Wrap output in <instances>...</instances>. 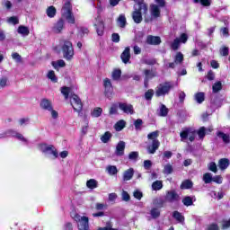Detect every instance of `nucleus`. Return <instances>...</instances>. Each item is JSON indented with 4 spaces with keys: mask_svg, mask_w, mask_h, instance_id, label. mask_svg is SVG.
<instances>
[{
    "mask_svg": "<svg viewBox=\"0 0 230 230\" xmlns=\"http://www.w3.org/2000/svg\"><path fill=\"white\" fill-rule=\"evenodd\" d=\"M207 230H218V225H217V224L209 225L207 227Z\"/></svg>",
    "mask_w": 230,
    "mask_h": 230,
    "instance_id": "obj_64",
    "label": "nucleus"
},
{
    "mask_svg": "<svg viewBox=\"0 0 230 230\" xmlns=\"http://www.w3.org/2000/svg\"><path fill=\"white\" fill-rule=\"evenodd\" d=\"M117 23L119 28H125V25L127 24V18L125 17V14H120L119 16Z\"/></svg>",
    "mask_w": 230,
    "mask_h": 230,
    "instance_id": "obj_30",
    "label": "nucleus"
},
{
    "mask_svg": "<svg viewBox=\"0 0 230 230\" xmlns=\"http://www.w3.org/2000/svg\"><path fill=\"white\" fill-rule=\"evenodd\" d=\"M213 93H218V91L222 90V83L220 81L216 82L212 86Z\"/></svg>",
    "mask_w": 230,
    "mask_h": 230,
    "instance_id": "obj_49",
    "label": "nucleus"
},
{
    "mask_svg": "<svg viewBox=\"0 0 230 230\" xmlns=\"http://www.w3.org/2000/svg\"><path fill=\"white\" fill-rule=\"evenodd\" d=\"M50 112V116L52 119H58V111L51 108V110L49 111Z\"/></svg>",
    "mask_w": 230,
    "mask_h": 230,
    "instance_id": "obj_54",
    "label": "nucleus"
},
{
    "mask_svg": "<svg viewBox=\"0 0 230 230\" xmlns=\"http://www.w3.org/2000/svg\"><path fill=\"white\" fill-rule=\"evenodd\" d=\"M154 96V90L149 89L147 92L145 93V98L146 100H152Z\"/></svg>",
    "mask_w": 230,
    "mask_h": 230,
    "instance_id": "obj_55",
    "label": "nucleus"
},
{
    "mask_svg": "<svg viewBox=\"0 0 230 230\" xmlns=\"http://www.w3.org/2000/svg\"><path fill=\"white\" fill-rule=\"evenodd\" d=\"M102 112H103V110L100 107L94 108L92 111L93 118H100L102 116Z\"/></svg>",
    "mask_w": 230,
    "mask_h": 230,
    "instance_id": "obj_40",
    "label": "nucleus"
},
{
    "mask_svg": "<svg viewBox=\"0 0 230 230\" xmlns=\"http://www.w3.org/2000/svg\"><path fill=\"white\" fill-rule=\"evenodd\" d=\"M159 116H162V117L168 116V108H166V106L163 104L161 105Z\"/></svg>",
    "mask_w": 230,
    "mask_h": 230,
    "instance_id": "obj_51",
    "label": "nucleus"
},
{
    "mask_svg": "<svg viewBox=\"0 0 230 230\" xmlns=\"http://www.w3.org/2000/svg\"><path fill=\"white\" fill-rule=\"evenodd\" d=\"M217 137H219L220 139H222L225 143H229L230 142V137L227 134H225L223 132H218L217 133Z\"/></svg>",
    "mask_w": 230,
    "mask_h": 230,
    "instance_id": "obj_42",
    "label": "nucleus"
},
{
    "mask_svg": "<svg viewBox=\"0 0 230 230\" xmlns=\"http://www.w3.org/2000/svg\"><path fill=\"white\" fill-rule=\"evenodd\" d=\"M47 77L49 80H51L54 84H57L58 82V78H57V75H55V71L49 70L48 72Z\"/></svg>",
    "mask_w": 230,
    "mask_h": 230,
    "instance_id": "obj_32",
    "label": "nucleus"
},
{
    "mask_svg": "<svg viewBox=\"0 0 230 230\" xmlns=\"http://www.w3.org/2000/svg\"><path fill=\"white\" fill-rule=\"evenodd\" d=\"M10 86V80L8 76L3 75L0 77V89H4Z\"/></svg>",
    "mask_w": 230,
    "mask_h": 230,
    "instance_id": "obj_25",
    "label": "nucleus"
},
{
    "mask_svg": "<svg viewBox=\"0 0 230 230\" xmlns=\"http://www.w3.org/2000/svg\"><path fill=\"white\" fill-rule=\"evenodd\" d=\"M4 136H12L13 137H16L19 141H22V143H24V145H28V138L24 137L22 134L17 133L14 130L9 129L4 133L0 134V138L4 137Z\"/></svg>",
    "mask_w": 230,
    "mask_h": 230,
    "instance_id": "obj_9",
    "label": "nucleus"
},
{
    "mask_svg": "<svg viewBox=\"0 0 230 230\" xmlns=\"http://www.w3.org/2000/svg\"><path fill=\"white\" fill-rule=\"evenodd\" d=\"M72 218L77 223V229L89 230V217L80 216L79 214H73Z\"/></svg>",
    "mask_w": 230,
    "mask_h": 230,
    "instance_id": "obj_5",
    "label": "nucleus"
},
{
    "mask_svg": "<svg viewBox=\"0 0 230 230\" xmlns=\"http://www.w3.org/2000/svg\"><path fill=\"white\" fill-rule=\"evenodd\" d=\"M172 172H173V166H172V164H167L164 166L163 173H164L165 175H170Z\"/></svg>",
    "mask_w": 230,
    "mask_h": 230,
    "instance_id": "obj_39",
    "label": "nucleus"
},
{
    "mask_svg": "<svg viewBox=\"0 0 230 230\" xmlns=\"http://www.w3.org/2000/svg\"><path fill=\"white\" fill-rule=\"evenodd\" d=\"M165 200L167 202H176V200H179V195L175 190L167 191Z\"/></svg>",
    "mask_w": 230,
    "mask_h": 230,
    "instance_id": "obj_16",
    "label": "nucleus"
},
{
    "mask_svg": "<svg viewBox=\"0 0 230 230\" xmlns=\"http://www.w3.org/2000/svg\"><path fill=\"white\" fill-rule=\"evenodd\" d=\"M12 58L15 60V62H21V55L17 52L12 54Z\"/></svg>",
    "mask_w": 230,
    "mask_h": 230,
    "instance_id": "obj_63",
    "label": "nucleus"
},
{
    "mask_svg": "<svg viewBox=\"0 0 230 230\" xmlns=\"http://www.w3.org/2000/svg\"><path fill=\"white\" fill-rule=\"evenodd\" d=\"M172 89H173V84L170 82L163 83L156 86L155 94L157 98L166 96Z\"/></svg>",
    "mask_w": 230,
    "mask_h": 230,
    "instance_id": "obj_6",
    "label": "nucleus"
},
{
    "mask_svg": "<svg viewBox=\"0 0 230 230\" xmlns=\"http://www.w3.org/2000/svg\"><path fill=\"white\" fill-rule=\"evenodd\" d=\"M52 66L55 69H58V67H66V61H64V59H59L52 62Z\"/></svg>",
    "mask_w": 230,
    "mask_h": 230,
    "instance_id": "obj_38",
    "label": "nucleus"
},
{
    "mask_svg": "<svg viewBox=\"0 0 230 230\" xmlns=\"http://www.w3.org/2000/svg\"><path fill=\"white\" fill-rule=\"evenodd\" d=\"M146 42L147 44L157 46V44H161V38L159 36H148Z\"/></svg>",
    "mask_w": 230,
    "mask_h": 230,
    "instance_id": "obj_21",
    "label": "nucleus"
},
{
    "mask_svg": "<svg viewBox=\"0 0 230 230\" xmlns=\"http://www.w3.org/2000/svg\"><path fill=\"white\" fill-rule=\"evenodd\" d=\"M86 186L89 188V190H94L98 188V181L94 179H90L86 181Z\"/></svg>",
    "mask_w": 230,
    "mask_h": 230,
    "instance_id": "obj_29",
    "label": "nucleus"
},
{
    "mask_svg": "<svg viewBox=\"0 0 230 230\" xmlns=\"http://www.w3.org/2000/svg\"><path fill=\"white\" fill-rule=\"evenodd\" d=\"M137 157H139V154L137 152H131L128 155V159H130L131 161H136V159H137Z\"/></svg>",
    "mask_w": 230,
    "mask_h": 230,
    "instance_id": "obj_58",
    "label": "nucleus"
},
{
    "mask_svg": "<svg viewBox=\"0 0 230 230\" xmlns=\"http://www.w3.org/2000/svg\"><path fill=\"white\" fill-rule=\"evenodd\" d=\"M152 190L154 191H159V190H163V181H155L152 184Z\"/></svg>",
    "mask_w": 230,
    "mask_h": 230,
    "instance_id": "obj_33",
    "label": "nucleus"
},
{
    "mask_svg": "<svg viewBox=\"0 0 230 230\" xmlns=\"http://www.w3.org/2000/svg\"><path fill=\"white\" fill-rule=\"evenodd\" d=\"M64 30V20H59L53 27L54 33H61Z\"/></svg>",
    "mask_w": 230,
    "mask_h": 230,
    "instance_id": "obj_24",
    "label": "nucleus"
},
{
    "mask_svg": "<svg viewBox=\"0 0 230 230\" xmlns=\"http://www.w3.org/2000/svg\"><path fill=\"white\" fill-rule=\"evenodd\" d=\"M40 107L42 109V111H51L53 108V102H51L50 100L48 99H42L40 102Z\"/></svg>",
    "mask_w": 230,
    "mask_h": 230,
    "instance_id": "obj_15",
    "label": "nucleus"
},
{
    "mask_svg": "<svg viewBox=\"0 0 230 230\" xmlns=\"http://www.w3.org/2000/svg\"><path fill=\"white\" fill-rule=\"evenodd\" d=\"M70 93H71V88L66 87V86L61 88V93L63 94V96H65L66 100H67V98H69Z\"/></svg>",
    "mask_w": 230,
    "mask_h": 230,
    "instance_id": "obj_47",
    "label": "nucleus"
},
{
    "mask_svg": "<svg viewBox=\"0 0 230 230\" xmlns=\"http://www.w3.org/2000/svg\"><path fill=\"white\" fill-rule=\"evenodd\" d=\"M211 132H213V128L202 127L198 130V136H199V139H204V137L208 134H211Z\"/></svg>",
    "mask_w": 230,
    "mask_h": 230,
    "instance_id": "obj_17",
    "label": "nucleus"
},
{
    "mask_svg": "<svg viewBox=\"0 0 230 230\" xmlns=\"http://www.w3.org/2000/svg\"><path fill=\"white\" fill-rule=\"evenodd\" d=\"M161 6L157 5V4H152L150 7V13L152 17H160L161 16Z\"/></svg>",
    "mask_w": 230,
    "mask_h": 230,
    "instance_id": "obj_18",
    "label": "nucleus"
},
{
    "mask_svg": "<svg viewBox=\"0 0 230 230\" xmlns=\"http://www.w3.org/2000/svg\"><path fill=\"white\" fill-rule=\"evenodd\" d=\"M150 215L152 218H159V217H161V210H159V208H154L150 210Z\"/></svg>",
    "mask_w": 230,
    "mask_h": 230,
    "instance_id": "obj_41",
    "label": "nucleus"
},
{
    "mask_svg": "<svg viewBox=\"0 0 230 230\" xmlns=\"http://www.w3.org/2000/svg\"><path fill=\"white\" fill-rule=\"evenodd\" d=\"M47 16L49 17V19H53L55 15H57V8L55 6L50 5L46 10Z\"/></svg>",
    "mask_w": 230,
    "mask_h": 230,
    "instance_id": "obj_27",
    "label": "nucleus"
},
{
    "mask_svg": "<svg viewBox=\"0 0 230 230\" xmlns=\"http://www.w3.org/2000/svg\"><path fill=\"white\" fill-rule=\"evenodd\" d=\"M7 22L9 24H19V19L15 16L7 18Z\"/></svg>",
    "mask_w": 230,
    "mask_h": 230,
    "instance_id": "obj_53",
    "label": "nucleus"
},
{
    "mask_svg": "<svg viewBox=\"0 0 230 230\" xmlns=\"http://www.w3.org/2000/svg\"><path fill=\"white\" fill-rule=\"evenodd\" d=\"M93 26L97 31V35L99 37L103 36V31L105 30V25L103 24V20L102 19V16L98 15L94 21H93Z\"/></svg>",
    "mask_w": 230,
    "mask_h": 230,
    "instance_id": "obj_10",
    "label": "nucleus"
},
{
    "mask_svg": "<svg viewBox=\"0 0 230 230\" xmlns=\"http://www.w3.org/2000/svg\"><path fill=\"white\" fill-rule=\"evenodd\" d=\"M106 172L109 173V175H116V173H118V167L115 165H108L106 167Z\"/></svg>",
    "mask_w": 230,
    "mask_h": 230,
    "instance_id": "obj_35",
    "label": "nucleus"
},
{
    "mask_svg": "<svg viewBox=\"0 0 230 230\" xmlns=\"http://www.w3.org/2000/svg\"><path fill=\"white\" fill-rule=\"evenodd\" d=\"M220 55H222V57H227V55H229V48L222 47L220 49Z\"/></svg>",
    "mask_w": 230,
    "mask_h": 230,
    "instance_id": "obj_56",
    "label": "nucleus"
},
{
    "mask_svg": "<svg viewBox=\"0 0 230 230\" xmlns=\"http://www.w3.org/2000/svg\"><path fill=\"white\" fill-rule=\"evenodd\" d=\"M119 109L122 111L125 114H134V107L128 103H119Z\"/></svg>",
    "mask_w": 230,
    "mask_h": 230,
    "instance_id": "obj_14",
    "label": "nucleus"
},
{
    "mask_svg": "<svg viewBox=\"0 0 230 230\" xmlns=\"http://www.w3.org/2000/svg\"><path fill=\"white\" fill-rule=\"evenodd\" d=\"M188 42V34L182 33L180 38H176L171 45L172 49H179L181 44H186Z\"/></svg>",
    "mask_w": 230,
    "mask_h": 230,
    "instance_id": "obj_12",
    "label": "nucleus"
},
{
    "mask_svg": "<svg viewBox=\"0 0 230 230\" xmlns=\"http://www.w3.org/2000/svg\"><path fill=\"white\" fill-rule=\"evenodd\" d=\"M182 203L184 206H193V199H191L190 196H187L182 199Z\"/></svg>",
    "mask_w": 230,
    "mask_h": 230,
    "instance_id": "obj_50",
    "label": "nucleus"
},
{
    "mask_svg": "<svg viewBox=\"0 0 230 230\" xmlns=\"http://www.w3.org/2000/svg\"><path fill=\"white\" fill-rule=\"evenodd\" d=\"M172 217L177 220V222H184V217L179 211H174L172 213Z\"/></svg>",
    "mask_w": 230,
    "mask_h": 230,
    "instance_id": "obj_44",
    "label": "nucleus"
},
{
    "mask_svg": "<svg viewBox=\"0 0 230 230\" xmlns=\"http://www.w3.org/2000/svg\"><path fill=\"white\" fill-rule=\"evenodd\" d=\"M157 137H159V131H153L147 135V139L152 141V144L147 146V152L149 154H155L159 148L161 144L159 143V140H157Z\"/></svg>",
    "mask_w": 230,
    "mask_h": 230,
    "instance_id": "obj_4",
    "label": "nucleus"
},
{
    "mask_svg": "<svg viewBox=\"0 0 230 230\" xmlns=\"http://www.w3.org/2000/svg\"><path fill=\"white\" fill-rule=\"evenodd\" d=\"M60 47L63 53V58L66 60H73L75 57V49L73 43L69 40H63L60 42Z\"/></svg>",
    "mask_w": 230,
    "mask_h": 230,
    "instance_id": "obj_2",
    "label": "nucleus"
},
{
    "mask_svg": "<svg viewBox=\"0 0 230 230\" xmlns=\"http://www.w3.org/2000/svg\"><path fill=\"white\" fill-rule=\"evenodd\" d=\"M38 149L49 159H57L58 157V152H57V149L53 146L40 144L38 145Z\"/></svg>",
    "mask_w": 230,
    "mask_h": 230,
    "instance_id": "obj_3",
    "label": "nucleus"
},
{
    "mask_svg": "<svg viewBox=\"0 0 230 230\" xmlns=\"http://www.w3.org/2000/svg\"><path fill=\"white\" fill-rule=\"evenodd\" d=\"M194 98H195L197 103H202V102H204V100H205L204 93H196Z\"/></svg>",
    "mask_w": 230,
    "mask_h": 230,
    "instance_id": "obj_45",
    "label": "nucleus"
},
{
    "mask_svg": "<svg viewBox=\"0 0 230 230\" xmlns=\"http://www.w3.org/2000/svg\"><path fill=\"white\" fill-rule=\"evenodd\" d=\"M194 3H200L203 6H209L211 4L210 0H194Z\"/></svg>",
    "mask_w": 230,
    "mask_h": 230,
    "instance_id": "obj_57",
    "label": "nucleus"
},
{
    "mask_svg": "<svg viewBox=\"0 0 230 230\" xmlns=\"http://www.w3.org/2000/svg\"><path fill=\"white\" fill-rule=\"evenodd\" d=\"M190 188H193V181L190 180H185L182 181L181 185V190H190Z\"/></svg>",
    "mask_w": 230,
    "mask_h": 230,
    "instance_id": "obj_31",
    "label": "nucleus"
},
{
    "mask_svg": "<svg viewBox=\"0 0 230 230\" xmlns=\"http://www.w3.org/2000/svg\"><path fill=\"white\" fill-rule=\"evenodd\" d=\"M62 15L63 17L69 22V24H75V15H73V13L71 12V3L66 2L65 3L63 8H62Z\"/></svg>",
    "mask_w": 230,
    "mask_h": 230,
    "instance_id": "obj_8",
    "label": "nucleus"
},
{
    "mask_svg": "<svg viewBox=\"0 0 230 230\" xmlns=\"http://www.w3.org/2000/svg\"><path fill=\"white\" fill-rule=\"evenodd\" d=\"M144 168L145 170H150V168H152V161L150 160L144 161Z\"/></svg>",
    "mask_w": 230,
    "mask_h": 230,
    "instance_id": "obj_61",
    "label": "nucleus"
},
{
    "mask_svg": "<svg viewBox=\"0 0 230 230\" xmlns=\"http://www.w3.org/2000/svg\"><path fill=\"white\" fill-rule=\"evenodd\" d=\"M145 75H146V81H145V87H148V80L150 78H154V76H156V73L149 70H145Z\"/></svg>",
    "mask_w": 230,
    "mask_h": 230,
    "instance_id": "obj_26",
    "label": "nucleus"
},
{
    "mask_svg": "<svg viewBox=\"0 0 230 230\" xmlns=\"http://www.w3.org/2000/svg\"><path fill=\"white\" fill-rule=\"evenodd\" d=\"M120 57L124 64H128V60H130V48H126Z\"/></svg>",
    "mask_w": 230,
    "mask_h": 230,
    "instance_id": "obj_20",
    "label": "nucleus"
},
{
    "mask_svg": "<svg viewBox=\"0 0 230 230\" xmlns=\"http://www.w3.org/2000/svg\"><path fill=\"white\" fill-rule=\"evenodd\" d=\"M111 76H112L113 80H119V78H121V70L115 69L112 72Z\"/></svg>",
    "mask_w": 230,
    "mask_h": 230,
    "instance_id": "obj_48",
    "label": "nucleus"
},
{
    "mask_svg": "<svg viewBox=\"0 0 230 230\" xmlns=\"http://www.w3.org/2000/svg\"><path fill=\"white\" fill-rule=\"evenodd\" d=\"M218 167L220 170H226L229 167V160L227 158L220 159L218 162Z\"/></svg>",
    "mask_w": 230,
    "mask_h": 230,
    "instance_id": "obj_28",
    "label": "nucleus"
},
{
    "mask_svg": "<svg viewBox=\"0 0 230 230\" xmlns=\"http://www.w3.org/2000/svg\"><path fill=\"white\" fill-rule=\"evenodd\" d=\"M132 177H134V169L129 168L123 172V181H131Z\"/></svg>",
    "mask_w": 230,
    "mask_h": 230,
    "instance_id": "obj_23",
    "label": "nucleus"
},
{
    "mask_svg": "<svg viewBox=\"0 0 230 230\" xmlns=\"http://www.w3.org/2000/svg\"><path fill=\"white\" fill-rule=\"evenodd\" d=\"M70 103L74 109V111H75V112H80V111H82L83 109V104H82V101L80 100V97H78V95L76 94H73L70 98Z\"/></svg>",
    "mask_w": 230,
    "mask_h": 230,
    "instance_id": "obj_11",
    "label": "nucleus"
},
{
    "mask_svg": "<svg viewBox=\"0 0 230 230\" xmlns=\"http://www.w3.org/2000/svg\"><path fill=\"white\" fill-rule=\"evenodd\" d=\"M210 197H212V199H216L217 200H221V199H224V192L211 191Z\"/></svg>",
    "mask_w": 230,
    "mask_h": 230,
    "instance_id": "obj_36",
    "label": "nucleus"
},
{
    "mask_svg": "<svg viewBox=\"0 0 230 230\" xmlns=\"http://www.w3.org/2000/svg\"><path fill=\"white\" fill-rule=\"evenodd\" d=\"M208 170H210V172H214V173H217V164L215 163H210L208 164Z\"/></svg>",
    "mask_w": 230,
    "mask_h": 230,
    "instance_id": "obj_62",
    "label": "nucleus"
},
{
    "mask_svg": "<svg viewBox=\"0 0 230 230\" xmlns=\"http://www.w3.org/2000/svg\"><path fill=\"white\" fill-rule=\"evenodd\" d=\"M89 33V29L82 27L79 30V35L80 37H84V35H87Z\"/></svg>",
    "mask_w": 230,
    "mask_h": 230,
    "instance_id": "obj_60",
    "label": "nucleus"
},
{
    "mask_svg": "<svg viewBox=\"0 0 230 230\" xmlns=\"http://www.w3.org/2000/svg\"><path fill=\"white\" fill-rule=\"evenodd\" d=\"M182 60H184V55H182L181 52H177L174 58L175 64H181Z\"/></svg>",
    "mask_w": 230,
    "mask_h": 230,
    "instance_id": "obj_46",
    "label": "nucleus"
},
{
    "mask_svg": "<svg viewBox=\"0 0 230 230\" xmlns=\"http://www.w3.org/2000/svg\"><path fill=\"white\" fill-rule=\"evenodd\" d=\"M111 137H112V134L107 131L101 137V141L102 143H109V141H111Z\"/></svg>",
    "mask_w": 230,
    "mask_h": 230,
    "instance_id": "obj_37",
    "label": "nucleus"
},
{
    "mask_svg": "<svg viewBox=\"0 0 230 230\" xmlns=\"http://www.w3.org/2000/svg\"><path fill=\"white\" fill-rule=\"evenodd\" d=\"M195 136H197V131L192 128H183L180 132L181 141H186L187 138L190 142L195 141Z\"/></svg>",
    "mask_w": 230,
    "mask_h": 230,
    "instance_id": "obj_7",
    "label": "nucleus"
},
{
    "mask_svg": "<svg viewBox=\"0 0 230 230\" xmlns=\"http://www.w3.org/2000/svg\"><path fill=\"white\" fill-rule=\"evenodd\" d=\"M136 4L134 5L135 11L133 12L132 18L134 22L139 24L143 21V14L148 12V7L143 3V0H133Z\"/></svg>",
    "mask_w": 230,
    "mask_h": 230,
    "instance_id": "obj_1",
    "label": "nucleus"
},
{
    "mask_svg": "<svg viewBox=\"0 0 230 230\" xmlns=\"http://www.w3.org/2000/svg\"><path fill=\"white\" fill-rule=\"evenodd\" d=\"M125 125H127V123L125 120L121 119L115 124L114 128L117 132H121V129L125 127Z\"/></svg>",
    "mask_w": 230,
    "mask_h": 230,
    "instance_id": "obj_34",
    "label": "nucleus"
},
{
    "mask_svg": "<svg viewBox=\"0 0 230 230\" xmlns=\"http://www.w3.org/2000/svg\"><path fill=\"white\" fill-rule=\"evenodd\" d=\"M203 181L205 184H210V182H213V175L209 172H207L203 175Z\"/></svg>",
    "mask_w": 230,
    "mask_h": 230,
    "instance_id": "obj_43",
    "label": "nucleus"
},
{
    "mask_svg": "<svg viewBox=\"0 0 230 230\" xmlns=\"http://www.w3.org/2000/svg\"><path fill=\"white\" fill-rule=\"evenodd\" d=\"M116 155H123L125 154V142L120 141L116 146Z\"/></svg>",
    "mask_w": 230,
    "mask_h": 230,
    "instance_id": "obj_22",
    "label": "nucleus"
},
{
    "mask_svg": "<svg viewBox=\"0 0 230 230\" xmlns=\"http://www.w3.org/2000/svg\"><path fill=\"white\" fill-rule=\"evenodd\" d=\"M103 86L105 89V94L108 98H111L112 95V83H111V79L105 78L103 80Z\"/></svg>",
    "mask_w": 230,
    "mask_h": 230,
    "instance_id": "obj_13",
    "label": "nucleus"
},
{
    "mask_svg": "<svg viewBox=\"0 0 230 230\" xmlns=\"http://www.w3.org/2000/svg\"><path fill=\"white\" fill-rule=\"evenodd\" d=\"M133 196L135 197V199H137V200H141V199H143V192L139 190H135Z\"/></svg>",
    "mask_w": 230,
    "mask_h": 230,
    "instance_id": "obj_59",
    "label": "nucleus"
},
{
    "mask_svg": "<svg viewBox=\"0 0 230 230\" xmlns=\"http://www.w3.org/2000/svg\"><path fill=\"white\" fill-rule=\"evenodd\" d=\"M96 8L97 13L100 14L102 13V12H103V10H105V5L103 4V3H102V1H98Z\"/></svg>",
    "mask_w": 230,
    "mask_h": 230,
    "instance_id": "obj_52",
    "label": "nucleus"
},
{
    "mask_svg": "<svg viewBox=\"0 0 230 230\" xmlns=\"http://www.w3.org/2000/svg\"><path fill=\"white\" fill-rule=\"evenodd\" d=\"M17 33L22 37H28V35H30V28L24 25H20L17 29Z\"/></svg>",
    "mask_w": 230,
    "mask_h": 230,
    "instance_id": "obj_19",
    "label": "nucleus"
}]
</instances>
